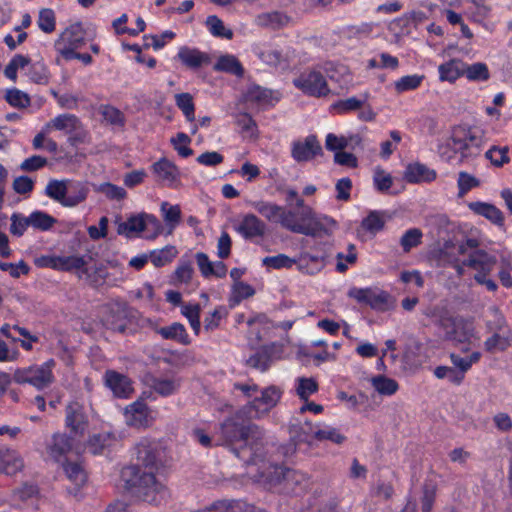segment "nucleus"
Returning <instances> with one entry per match:
<instances>
[{"mask_svg": "<svg viewBox=\"0 0 512 512\" xmlns=\"http://www.w3.org/2000/svg\"><path fill=\"white\" fill-rule=\"evenodd\" d=\"M281 390L269 386L262 390L261 396H255L252 401L228 417L220 426L221 444L226 445L242 461H254L262 457L266 444L265 431L253 423L244 424L243 417L262 419L281 398Z\"/></svg>", "mask_w": 512, "mask_h": 512, "instance_id": "obj_1", "label": "nucleus"}, {"mask_svg": "<svg viewBox=\"0 0 512 512\" xmlns=\"http://www.w3.org/2000/svg\"><path fill=\"white\" fill-rule=\"evenodd\" d=\"M137 464L124 468L121 477L130 492L149 504L159 505L166 501L169 493L154 471L158 469V444L142 440L136 446Z\"/></svg>", "mask_w": 512, "mask_h": 512, "instance_id": "obj_2", "label": "nucleus"}, {"mask_svg": "<svg viewBox=\"0 0 512 512\" xmlns=\"http://www.w3.org/2000/svg\"><path fill=\"white\" fill-rule=\"evenodd\" d=\"M486 143L485 130L479 126L458 125L453 127L450 137L439 145L438 153L447 162L459 154L461 160L477 157Z\"/></svg>", "mask_w": 512, "mask_h": 512, "instance_id": "obj_3", "label": "nucleus"}, {"mask_svg": "<svg viewBox=\"0 0 512 512\" xmlns=\"http://www.w3.org/2000/svg\"><path fill=\"white\" fill-rule=\"evenodd\" d=\"M497 258L490 255L483 249H477L471 252L464 260H459L451 264L458 276L465 274V268H471L474 273V280L477 284L484 286L490 292H496L498 289L497 283L490 277Z\"/></svg>", "mask_w": 512, "mask_h": 512, "instance_id": "obj_4", "label": "nucleus"}, {"mask_svg": "<svg viewBox=\"0 0 512 512\" xmlns=\"http://www.w3.org/2000/svg\"><path fill=\"white\" fill-rule=\"evenodd\" d=\"M344 69L343 66L326 63L324 66L315 67L302 72L299 77L294 79L293 83L303 93L309 96L323 97L330 93L327 77L334 80L336 79L335 72L338 70L343 71Z\"/></svg>", "mask_w": 512, "mask_h": 512, "instance_id": "obj_5", "label": "nucleus"}, {"mask_svg": "<svg viewBox=\"0 0 512 512\" xmlns=\"http://www.w3.org/2000/svg\"><path fill=\"white\" fill-rule=\"evenodd\" d=\"M250 204L268 222L279 224L294 233L310 232L307 227L299 225L295 212L281 205L265 200L253 201Z\"/></svg>", "mask_w": 512, "mask_h": 512, "instance_id": "obj_6", "label": "nucleus"}, {"mask_svg": "<svg viewBox=\"0 0 512 512\" xmlns=\"http://www.w3.org/2000/svg\"><path fill=\"white\" fill-rule=\"evenodd\" d=\"M55 365V361L49 359L42 364L18 368L13 374V381L17 384H29L37 390L46 389L55 381L53 374Z\"/></svg>", "mask_w": 512, "mask_h": 512, "instance_id": "obj_7", "label": "nucleus"}, {"mask_svg": "<svg viewBox=\"0 0 512 512\" xmlns=\"http://www.w3.org/2000/svg\"><path fill=\"white\" fill-rule=\"evenodd\" d=\"M332 252L326 243H318L309 250H303L296 258V266L300 273L314 276L320 273L330 262Z\"/></svg>", "mask_w": 512, "mask_h": 512, "instance_id": "obj_8", "label": "nucleus"}, {"mask_svg": "<svg viewBox=\"0 0 512 512\" xmlns=\"http://www.w3.org/2000/svg\"><path fill=\"white\" fill-rule=\"evenodd\" d=\"M265 457V449L263 450L262 457L256 458V462L254 461H244L248 465H258V474L260 479H266L272 481L274 476L279 477L283 476V481L287 486L298 485L302 488H306L309 484V480L307 476L299 471L286 469L283 470L282 467L271 465L267 463L264 459Z\"/></svg>", "mask_w": 512, "mask_h": 512, "instance_id": "obj_9", "label": "nucleus"}, {"mask_svg": "<svg viewBox=\"0 0 512 512\" xmlns=\"http://www.w3.org/2000/svg\"><path fill=\"white\" fill-rule=\"evenodd\" d=\"M350 298L358 303L369 305L377 311H387L393 307V301L390 295L382 290L373 288H351L348 292Z\"/></svg>", "mask_w": 512, "mask_h": 512, "instance_id": "obj_10", "label": "nucleus"}, {"mask_svg": "<svg viewBox=\"0 0 512 512\" xmlns=\"http://www.w3.org/2000/svg\"><path fill=\"white\" fill-rule=\"evenodd\" d=\"M85 44V31L81 23H73L68 26L55 42V48L63 57L65 51L72 52Z\"/></svg>", "mask_w": 512, "mask_h": 512, "instance_id": "obj_11", "label": "nucleus"}, {"mask_svg": "<svg viewBox=\"0 0 512 512\" xmlns=\"http://www.w3.org/2000/svg\"><path fill=\"white\" fill-rule=\"evenodd\" d=\"M124 418L128 426L147 427L155 420V412L143 400H137L125 408Z\"/></svg>", "mask_w": 512, "mask_h": 512, "instance_id": "obj_12", "label": "nucleus"}, {"mask_svg": "<svg viewBox=\"0 0 512 512\" xmlns=\"http://www.w3.org/2000/svg\"><path fill=\"white\" fill-rule=\"evenodd\" d=\"M105 386L117 398H129L134 389L131 380L115 370H107L104 374Z\"/></svg>", "mask_w": 512, "mask_h": 512, "instance_id": "obj_13", "label": "nucleus"}, {"mask_svg": "<svg viewBox=\"0 0 512 512\" xmlns=\"http://www.w3.org/2000/svg\"><path fill=\"white\" fill-rule=\"evenodd\" d=\"M153 174L157 182L168 187H177L180 183V172L176 165L166 158H162L152 165Z\"/></svg>", "mask_w": 512, "mask_h": 512, "instance_id": "obj_14", "label": "nucleus"}, {"mask_svg": "<svg viewBox=\"0 0 512 512\" xmlns=\"http://www.w3.org/2000/svg\"><path fill=\"white\" fill-rule=\"evenodd\" d=\"M322 148L314 135L307 136L303 140L292 143L291 155L297 162H304L313 159L321 152Z\"/></svg>", "mask_w": 512, "mask_h": 512, "instance_id": "obj_15", "label": "nucleus"}, {"mask_svg": "<svg viewBox=\"0 0 512 512\" xmlns=\"http://www.w3.org/2000/svg\"><path fill=\"white\" fill-rule=\"evenodd\" d=\"M235 230L244 239H253L263 237L266 234L267 226L263 220L253 213L243 215L242 219L235 227Z\"/></svg>", "mask_w": 512, "mask_h": 512, "instance_id": "obj_16", "label": "nucleus"}, {"mask_svg": "<svg viewBox=\"0 0 512 512\" xmlns=\"http://www.w3.org/2000/svg\"><path fill=\"white\" fill-rule=\"evenodd\" d=\"M445 336L456 343H470L472 339L478 338L473 322L464 318H456Z\"/></svg>", "mask_w": 512, "mask_h": 512, "instance_id": "obj_17", "label": "nucleus"}, {"mask_svg": "<svg viewBox=\"0 0 512 512\" xmlns=\"http://www.w3.org/2000/svg\"><path fill=\"white\" fill-rule=\"evenodd\" d=\"M65 423L75 435L84 434L88 426V420L80 403L72 402L66 407Z\"/></svg>", "mask_w": 512, "mask_h": 512, "instance_id": "obj_18", "label": "nucleus"}, {"mask_svg": "<svg viewBox=\"0 0 512 512\" xmlns=\"http://www.w3.org/2000/svg\"><path fill=\"white\" fill-rule=\"evenodd\" d=\"M296 206L300 209L297 222L299 225L307 227L309 231L308 233H303L304 235H316L319 231L323 229V223L321 219L317 218L313 209L307 205H305L304 200L300 197L296 199Z\"/></svg>", "mask_w": 512, "mask_h": 512, "instance_id": "obj_19", "label": "nucleus"}, {"mask_svg": "<svg viewBox=\"0 0 512 512\" xmlns=\"http://www.w3.org/2000/svg\"><path fill=\"white\" fill-rule=\"evenodd\" d=\"M437 173L435 170L429 168L420 162H413L406 166L403 178L408 183L419 184L428 183L436 179Z\"/></svg>", "mask_w": 512, "mask_h": 512, "instance_id": "obj_20", "label": "nucleus"}, {"mask_svg": "<svg viewBox=\"0 0 512 512\" xmlns=\"http://www.w3.org/2000/svg\"><path fill=\"white\" fill-rule=\"evenodd\" d=\"M252 50L265 65L278 67L287 62V56L280 49L271 45L256 44Z\"/></svg>", "mask_w": 512, "mask_h": 512, "instance_id": "obj_21", "label": "nucleus"}, {"mask_svg": "<svg viewBox=\"0 0 512 512\" xmlns=\"http://www.w3.org/2000/svg\"><path fill=\"white\" fill-rule=\"evenodd\" d=\"M24 462L19 453L10 448H0V473L14 475L21 471Z\"/></svg>", "mask_w": 512, "mask_h": 512, "instance_id": "obj_22", "label": "nucleus"}, {"mask_svg": "<svg viewBox=\"0 0 512 512\" xmlns=\"http://www.w3.org/2000/svg\"><path fill=\"white\" fill-rule=\"evenodd\" d=\"M89 188L85 182L67 179L66 207L73 208L87 199Z\"/></svg>", "mask_w": 512, "mask_h": 512, "instance_id": "obj_23", "label": "nucleus"}, {"mask_svg": "<svg viewBox=\"0 0 512 512\" xmlns=\"http://www.w3.org/2000/svg\"><path fill=\"white\" fill-rule=\"evenodd\" d=\"M80 126V121L75 115L61 114L45 124V132L58 130L64 132L65 134H70L77 131Z\"/></svg>", "mask_w": 512, "mask_h": 512, "instance_id": "obj_24", "label": "nucleus"}, {"mask_svg": "<svg viewBox=\"0 0 512 512\" xmlns=\"http://www.w3.org/2000/svg\"><path fill=\"white\" fill-rule=\"evenodd\" d=\"M255 22L257 25L272 29H279L285 26H288L292 23L291 17L288 15L279 12V11H271L264 12L256 16Z\"/></svg>", "mask_w": 512, "mask_h": 512, "instance_id": "obj_25", "label": "nucleus"}, {"mask_svg": "<svg viewBox=\"0 0 512 512\" xmlns=\"http://www.w3.org/2000/svg\"><path fill=\"white\" fill-rule=\"evenodd\" d=\"M403 359L410 367L417 368L421 366L425 359L422 343L415 338H409L405 345Z\"/></svg>", "mask_w": 512, "mask_h": 512, "instance_id": "obj_26", "label": "nucleus"}, {"mask_svg": "<svg viewBox=\"0 0 512 512\" xmlns=\"http://www.w3.org/2000/svg\"><path fill=\"white\" fill-rule=\"evenodd\" d=\"M177 57L185 66L189 68H199L209 62V57L207 54L186 46L179 49Z\"/></svg>", "mask_w": 512, "mask_h": 512, "instance_id": "obj_27", "label": "nucleus"}, {"mask_svg": "<svg viewBox=\"0 0 512 512\" xmlns=\"http://www.w3.org/2000/svg\"><path fill=\"white\" fill-rule=\"evenodd\" d=\"M492 335L484 342V347L488 352L496 350L504 351L512 344V331H490Z\"/></svg>", "mask_w": 512, "mask_h": 512, "instance_id": "obj_28", "label": "nucleus"}, {"mask_svg": "<svg viewBox=\"0 0 512 512\" xmlns=\"http://www.w3.org/2000/svg\"><path fill=\"white\" fill-rule=\"evenodd\" d=\"M245 99L247 102L255 104L259 107L272 105L274 101H277V99L273 97L271 90L258 85H252L247 89Z\"/></svg>", "mask_w": 512, "mask_h": 512, "instance_id": "obj_29", "label": "nucleus"}, {"mask_svg": "<svg viewBox=\"0 0 512 512\" xmlns=\"http://www.w3.org/2000/svg\"><path fill=\"white\" fill-rule=\"evenodd\" d=\"M465 255V245L462 242H454L452 240L445 241L440 249V260L448 265L461 260V256Z\"/></svg>", "mask_w": 512, "mask_h": 512, "instance_id": "obj_30", "label": "nucleus"}, {"mask_svg": "<svg viewBox=\"0 0 512 512\" xmlns=\"http://www.w3.org/2000/svg\"><path fill=\"white\" fill-rule=\"evenodd\" d=\"M145 214L141 213L129 217L126 221L118 224L117 232L126 237H133L144 231Z\"/></svg>", "mask_w": 512, "mask_h": 512, "instance_id": "obj_31", "label": "nucleus"}, {"mask_svg": "<svg viewBox=\"0 0 512 512\" xmlns=\"http://www.w3.org/2000/svg\"><path fill=\"white\" fill-rule=\"evenodd\" d=\"M66 188L67 179H50L46 184L44 193L48 198L66 207Z\"/></svg>", "mask_w": 512, "mask_h": 512, "instance_id": "obj_32", "label": "nucleus"}, {"mask_svg": "<svg viewBox=\"0 0 512 512\" xmlns=\"http://www.w3.org/2000/svg\"><path fill=\"white\" fill-rule=\"evenodd\" d=\"M156 332L164 339L174 340L184 345H187L190 342L184 325L178 322L172 323L166 327L157 328Z\"/></svg>", "mask_w": 512, "mask_h": 512, "instance_id": "obj_33", "label": "nucleus"}, {"mask_svg": "<svg viewBox=\"0 0 512 512\" xmlns=\"http://www.w3.org/2000/svg\"><path fill=\"white\" fill-rule=\"evenodd\" d=\"M465 63L459 59H452L439 66V78L442 81L453 82L463 75Z\"/></svg>", "mask_w": 512, "mask_h": 512, "instance_id": "obj_34", "label": "nucleus"}, {"mask_svg": "<svg viewBox=\"0 0 512 512\" xmlns=\"http://www.w3.org/2000/svg\"><path fill=\"white\" fill-rule=\"evenodd\" d=\"M116 440V436L111 432L94 434L88 441V449L93 454H100L106 448L114 445Z\"/></svg>", "mask_w": 512, "mask_h": 512, "instance_id": "obj_35", "label": "nucleus"}, {"mask_svg": "<svg viewBox=\"0 0 512 512\" xmlns=\"http://www.w3.org/2000/svg\"><path fill=\"white\" fill-rule=\"evenodd\" d=\"M214 70L226 72L236 76H243L244 69L239 60L230 54L222 55L214 65Z\"/></svg>", "mask_w": 512, "mask_h": 512, "instance_id": "obj_36", "label": "nucleus"}, {"mask_svg": "<svg viewBox=\"0 0 512 512\" xmlns=\"http://www.w3.org/2000/svg\"><path fill=\"white\" fill-rule=\"evenodd\" d=\"M469 208L478 215H482L495 224L503 223V214L494 205L484 202H471Z\"/></svg>", "mask_w": 512, "mask_h": 512, "instance_id": "obj_37", "label": "nucleus"}, {"mask_svg": "<svg viewBox=\"0 0 512 512\" xmlns=\"http://www.w3.org/2000/svg\"><path fill=\"white\" fill-rule=\"evenodd\" d=\"M177 254L178 251L175 246L167 245L162 249L151 251L149 259L155 267H162L171 263Z\"/></svg>", "mask_w": 512, "mask_h": 512, "instance_id": "obj_38", "label": "nucleus"}, {"mask_svg": "<svg viewBox=\"0 0 512 512\" xmlns=\"http://www.w3.org/2000/svg\"><path fill=\"white\" fill-rule=\"evenodd\" d=\"M296 395L303 401L318 391V383L313 377H298L295 379Z\"/></svg>", "mask_w": 512, "mask_h": 512, "instance_id": "obj_39", "label": "nucleus"}, {"mask_svg": "<svg viewBox=\"0 0 512 512\" xmlns=\"http://www.w3.org/2000/svg\"><path fill=\"white\" fill-rule=\"evenodd\" d=\"M428 317H431L434 319V322L444 330L446 333L452 323L455 321L456 318H454L449 311L443 307V306H434L432 308H429L426 313Z\"/></svg>", "mask_w": 512, "mask_h": 512, "instance_id": "obj_40", "label": "nucleus"}, {"mask_svg": "<svg viewBox=\"0 0 512 512\" xmlns=\"http://www.w3.org/2000/svg\"><path fill=\"white\" fill-rule=\"evenodd\" d=\"M463 75L470 81L483 82L490 78V72L488 66L482 62H476L473 64H466Z\"/></svg>", "mask_w": 512, "mask_h": 512, "instance_id": "obj_41", "label": "nucleus"}, {"mask_svg": "<svg viewBox=\"0 0 512 512\" xmlns=\"http://www.w3.org/2000/svg\"><path fill=\"white\" fill-rule=\"evenodd\" d=\"M71 449V441L64 434H55L52 444L48 448V453L55 460H59Z\"/></svg>", "mask_w": 512, "mask_h": 512, "instance_id": "obj_42", "label": "nucleus"}, {"mask_svg": "<svg viewBox=\"0 0 512 512\" xmlns=\"http://www.w3.org/2000/svg\"><path fill=\"white\" fill-rule=\"evenodd\" d=\"M315 439L319 441L329 440L335 444H342L346 437L335 427L319 424V427L315 430Z\"/></svg>", "mask_w": 512, "mask_h": 512, "instance_id": "obj_43", "label": "nucleus"}, {"mask_svg": "<svg viewBox=\"0 0 512 512\" xmlns=\"http://www.w3.org/2000/svg\"><path fill=\"white\" fill-rule=\"evenodd\" d=\"M64 471L67 478L75 485L76 489L83 486L87 481V475L82 466L76 462L64 464Z\"/></svg>", "mask_w": 512, "mask_h": 512, "instance_id": "obj_44", "label": "nucleus"}, {"mask_svg": "<svg viewBox=\"0 0 512 512\" xmlns=\"http://www.w3.org/2000/svg\"><path fill=\"white\" fill-rule=\"evenodd\" d=\"M151 387L161 396H170L179 389L180 381L176 378H156Z\"/></svg>", "mask_w": 512, "mask_h": 512, "instance_id": "obj_45", "label": "nucleus"}, {"mask_svg": "<svg viewBox=\"0 0 512 512\" xmlns=\"http://www.w3.org/2000/svg\"><path fill=\"white\" fill-rule=\"evenodd\" d=\"M160 211L166 224L172 231L181 221V209L179 205H171L164 201L161 203Z\"/></svg>", "mask_w": 512, "mask_h": 512, "instance_id": "obj_46", "label": "nucleus"}, {"mask_svg": "<svg viewBox=\"0 0 512 512\" xmlns=\"http://www.w3.org/2000/svg\"><path fill=\"white\" fill-rule=\"evenodd\" d=\"M371 383L374 389L382 395H393L399 388L398 383L394 379L383 375L373 377Z\"/></svg>", "mask_w": 512, "mask_h": 512, "instance_id": "obj_47", "label": "nucleus"}, {"mask_svg": "<svg viewBox=\"0 0 512 512\" xmlns=\"http://www.w3.org/2000/svg\"><path fill=\"white\" fill-rule=\"evenodd\" d=\"M30 58L27 56H24L22 54H16L13 56V58L9 61L7 66L4 69V75L12 80L16 81L17 79V71L19 69H24L30 65Z\"/></svg>", "mask_w": 512, "mask_h": 512, "instance_id": "obj_48", "label": "nucleus"}, {"mask_svg": "<svg viewBox=\"0 0 512 512\" xmlns=\"http://www.w3.org/2000/svg\"><path fill=\"white\" fill-rule=\"evenodd\" d=\"M175 102L177 107L183 112L186 120L193 122L195 119V106L192 95L190 93L176 94Z\"/></svg>", "mask_w": 512, "mask_h": 512, "instance_id": "obj_49", "label": "nucleus"}, {"mask_svg": "<svg viewBox=\"0 0 512 512\" xmlns=\"http://www.w3.org/2000/svg\"><path fill=\"white\" fill-rule=\"evenodd\" d=\"M490 318L486 321L488 331H506L508 328L506 319L498 307L491 306L488 309Z\"/></svg>", "mask_w": 512, "mask_h": 512, "instance_id": "obj_50", "label": "nucleus"}, {"mask_svg": "<svg viewBox=\"0 0 512 512\" xmlns=\"http://www.w3.org/2000/svg\"><path fill=\"white\" fill-rule=\"evenodd\" d=\"M236 123L240 127L241 133L245 138L256 139L258 137L257 124L249 114H239L237 116Z\"/></svg>", "mask_w": 512, "mask_h": 512, "instance_id": "obj_51", "label": "nucleus"}, {"mask_svg": "<svg viewBox=\"0 0 512 512\" xmlns=\"http://www.w3.org/2000/svg\"><path fill=\"white\" fill-rule=\"evenodd\" d=\"M481 358L480 352H473L468 357H462L458 354L452 353L450 354V360L453 363V365L459 369L461 372L460 376L464 377V374L471 368V366L477 362H479Z\"/></svg>", "mask_w": 512, "mask_h": 512, "instance_id": "obj_52", "label": "nucleus"}, {"mask_svg": "<svg viewBox=\"0 0 512 512\" xmlns=\"http://www.w3.org/2000/svg\"><path fill=\"white\" fill-rule=\"evenodd\" d=\"M271 355L267 348H264L251 355L247 360V365L261 372L266 371L271 365Z\"/></svg>", "mask_w": 512, "mask_h": 512, "instance_id": "obj_53", "label": "nucleus"}, {"mask_svg": "<svg viewBox=\"0 0 512 512\" xmlns=\"http://www.w3.org/2000/svg\"><path fill=\"white\" fill-rule=\"evenodd\" d=\"M424 79L423 75H406L394 82V88L397 93H403L417 89Z\"/></svg>", "mask_w": 512, "mask_h": 512, "instance_id": "obj_54", "label": "nucleus"}, {"mask_svg": "<svg viewBox=\"0 0 512 512\" xmlns=\"http://www.w3.org/2000/svg\"><path fill=\"white\" fill-rule=\"evenodd\" d=\"M264 266L272 269H290L296 265V258H291L286 254L268 256L262 260Z\"/></svg>", "mask_w": 512, "mask_h": 512, "instance_id": "obj_55", "label": "nucleus"}, {"mask_svg": "<svg viewBox=\"0 0 512 512\" xmlns=\"http://www.w3.org/2000/svg\"><path fill=\"white\" fill-rule=\"evenodd\" d=\"M255 293L254 289L244 282H235L232 287V295L230 298V305H238L242 300L253 296Z\"/></svg>", "mask_w": 512, "mask_h": 512, "instance_id": "obj_56", "label": "nucleus"}, {"mask_svg": "<svg viewBox=\"0 0 512 512\" xmlns=\"http://www.w3.org/2000/svg\"><path fill=\"white\" fill-rule=\"evenodd\" d=\"M95 190L110 200L120 201L127 195L124 188L109 182L99 184L96 186Z\"/></svg>", "mask_w": 512, "mask_h": 512, "instance_id": "obj_57", "label": "nucleus"}, {"mask_svg": "<svg viewBox=\"0 0 512 512\" xmlns=\"http://www.w3.org/2000/svg\"><path fill=\"white\" fill-rule=\"evenodd\" d=\"M86 264L84 257L79 255L58 256V270L71 271L79 270Z\"/></svg>", "mask_w": 512, "mask_h": 512, "instance_id": "obj_58", "label": "nucleus"}, {"mask_svg": "<svg viewBox=\"0 0 512 512\" xmlns=\"http://www.w3.org/2000/svg\"><path fill=\"white\" fill-rule=\"evenodd\" d=\"M182 314L188 319L192 329L196 334L200 331V313L199 304H186L182 306Z\"/></svg>", "mask_w": 512, "mask_h": 512, "instance_id": "obj_59", "label": "nucleus"}, {"mask_svg": "<svg viewBox=\"0 0 512 512\" xmlns=\"http://www.w3.org/2000/svg\"><path fill=\"white\" fill-rule=\"evenodd\" d=\"M349 141H355V143H359L360 139L358 137H351L350 139H347L343 136H337L333 133H329L326 136L325 147L328 150L338 152L348 147Z\"/></svg>", "mask_w": 512, "mask_h": 512, "instance_id": "obj_60", "label": "nucleus"}, {"mask_svg": "<svg viewBox=\"0 0 512 512\" xmlns=\"http://www.w3.org/2000/svg\"><path fill=\"white\" fill-rule=\"evenodd\" d=\"M480 185V181L474 177L473 175L461 171L458 174L457 186H458V196L463 197L468 191L471 189L478 187Z\"/></svg>", "mask_w": 512, "mask_h": 512, "instance_id": "obj_61", "label": "nucleus"}, {"mask_svg": "<svg viewBox=\"0 0 512 512\" xmlns=\"http://www.w3.org/2000/svg\"><path fill=\"white\" fill-rule=\"evenodd\" d=\"M486 158L497 167H501L510 161L508 156V147H491L485 154Z\"/></svg>", "mask_w": 512, "mask_h": 512, "instance_id": "obj_62", "label": "nucleus"}, {"mask_svg": "<svg viewBox=\"0 0 512 512\" xmlns=\"http://www.w3.org/2000/svg\"><path fill=\"white\" fill-rule=\"evenodd\" d=\"M30 226H33L40 230H48L55 223V219L47 213L41 211H35L29 216Z\"/></svg>", "mask_w": 512, "mask_h": 512, "instance_id": "obj_63", "label": "nucleus"}, {"mask_svg": "<svg viewBox=\"0 0 512 512\" xmlns=\"http://www.w3.org/2000/svg\"><path fill=\"white\" fill-rule=\"evenodd\" d=\"M373 183L375 188L379 192H387L392 184H393V178L392 176L386 172L385 170L381 168H376L373 174Z\"/></svg>", "mask_w": 512, "mask_h": 512, "instance_id": "obj_64", "label": "nucleus"}]
</instances>
